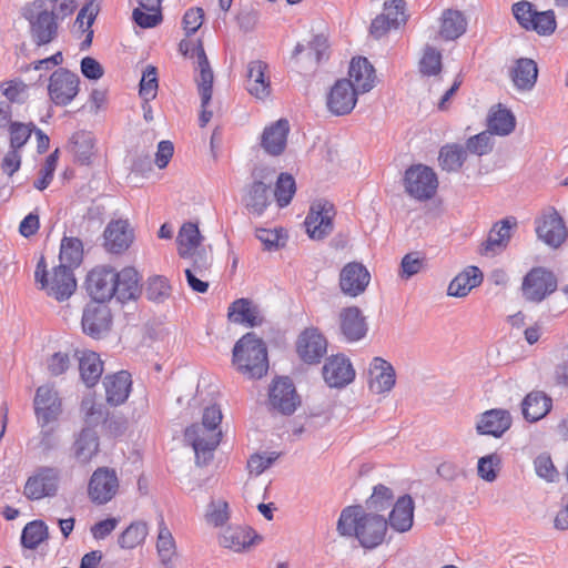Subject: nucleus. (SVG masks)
Listing matches in <instances>:
<instances>
[{
    "mask_svg": "<svg viewBox=\"0 0 568 568\" xmlns=\"http://www.w3.org/2000/svg\"><path fill=\"white\" fill-rule=\"evenodd\" d=\"M336 529L341 536L355 537L362 547L373 549L385 539L387 519L361 505L347 506L341 511Z\"/></svg>",
    "mask_w": 568,
    "mask_h": 568,
    "instance_id": "f257e3e1",
    "label": "nucleus"
},
{
    "mask_svg": "<svg viewBox=\"0 0 568 568\" xmlns=\"http://www.w3.org/2000/svg\"><path fill=\"white\" fill-rule=\"evenodd\" d=\"M220 407L212 405L204 409L201 424H193L185 429V440L193 447L197 465H205L212 459L222 437Z\"/></svg>",
    "mask_w": 568,
    "mask_h": 568,
    "instance_id": "f03ea898",
    "label": "nucleus"
},
{
    "mask_svg": "<svg viewBox=\"0 0 568 568\" xmlns=\"http://www.w3.org/2000/svg\"><path fill=\"white\" fill-rule=\"evenodd\" d=\"M233 364L237 371L250 378H261L267 373L268 359L266 345L254 333L242 336L233 348Z\"/></svg>",
    "mask_w": 568,
    "mask_h": 568,
    "instance_id": "7ed1b4c3",
    "label": "nucleus"
},
{
    "mask_svg": "<svg viewBox=\"0 0 568 568\" xmlns=\"http://www.w3.org/2000/svg\"><path fill=\"white\" fill-rule=\"evenodd\" d=\"M34 276L37 282L41 284V288L45 290L48 295L54 297L57 301L68 300L77 287L72 270L64 264H60L49 274L43 256L37 264Z\"/></svg>",
    "mask_w": 568,
    "mask_h": 568,
    "instance_id": "20e7f679",
    "label": "nucleus"
},
{
    "mask_svg": "<svg viewBox=\"0 0 568 568\" xmlns=\"http://www.w3.org/2000/svg\"><path fill=\"white\" fill-rule=\"evenodd\" d=\"M404 186L412 197L419 201L429 200L438 187L437 175L429 166L416 164L406 170Z\"/></svg>",
    "mask_w": 568,
    "mask_h": 568,
    "instance_id": "39448f33",
    "label": "nucleus"
},
{
    "mask_svg": "<svg viewBox=\"0 0 568 568\" xmlns=\"http://www.w3.org/2000/svg\"><path fill=\"white\" fill-rule=\"evenodd\" d=\"M61 471L57 467H39L24 485L23 494L30 500L55 496Z\"/></svg>",
    "mask_w": 568,
    "mask_h": 568,
    "instance_id": "423d86ee",
    "label": "nucleus"
},
{
    "mask_svg": "<svg viewBox=\"0 0 568 568\" xmlns=\"http://www.w3.org/2000/svg\"><path fill=\"white\" fill-rule=\"evenodd\" d=\"M79 85L80 79L75 73L64 68H60L49 78V98L55 105H68L78 95Z\"/></svg>",
    "mask_w": 568,
    "mask_h": 568,
    "instance_id": "0eeeda50",
    "label": "nucleus"
},
{
    "mask_svg": "<svg viewBox=\"0 0 568 568\" xmlns=\"http://www.w3.org/2000/svg\"><path fill=\"white\" fill-rule=\"evenodd\" d=\"M335 216L334 205L328 201L320 200L314 202L305 219V227L308 236L313 240H323L333 232Z\"/></svg>",
    "mask_w": 568,
    "mask_h": 568,
    "instance_id": "6e6552de",
    "label": "nucleus"
},
{
    "mask_svg": "<svg viewBox=\"0 0 568 568\" xmlns=\"http://www.w3.org/2000/svg\"><path fill=\"white\" fill-rule=\"evenodd\" d=\"M115 270L110 266L101 265L92 268L85 278V290L88 294L98 303L102 304L110 301L116 287Z\"/></svg>",
    "mask_w": 568,
    "mask_h": 568,
    "instance_id": "1a4fd4ad",
    "label": "nucleus"
},
{
    "mask_svg": "<svg viewBox=\"0 0 568 568\" xmlns=\"http://www.w3.org/2000/svg\"><path fill=\"white\" fill-rule=\"evenodd\" d=\"M536 233L539 240L557 248L567 239L568 232L562 217L554 207H548L536 220Z\"/></svg>",
    "mask_w": 568,
    "mask_h": 568,
    "instance_id": "9d476101",
    "label": "nucleus"
},
{
    "mask_svg": "<svg viewBox=\"0 0 568 568\" xmlns=\"http://www.w3.org/2000/svg\"><path fill=\"white\" fill-rule=\"evenodd\" d=\"M119 479L113 469L101 467L92 474L88 495L92 503L104 505L109 503L118 493Z\"/></svg>",
    "mask_w": 568,
    "mask_h": 568,
    "instance_id": "9b49d317",
    "label": "nucleus"
},
{
    "mask_svg": "<svg viewBox=\"0 0 568 568\" xmlns=\"http://www.w3.org/2000/svg\"><path fill=\"white\" fill-rule=\"evenodd\" d=\"M557 288V278L552 272L542 267L532 268L524 278L523 294L526 300L541 302Z\"/></svg>",
    "mask_w": 568,
    "mask_h": 568,
    "instance_id": "f8f14e48",
    "label": "nucleus"
},
{
    "mask_svg": "<svg viewBox=\"0 0 568 568\" xmlns=\"http://www.w3.org/2000/svg\"><path fill=\"white\" fill-rule=\"evenodd\" d=\"M28 19L31 39L38 47L49 44L58 37V16L53 11L42 10Z\"/></svg>",
    "mask_w": 568,
    "mask_h": 568,
    "instance_id": "ddd939ff",
    "label": "nucleus"
},
{
    "mask_svg": "<svg viewBox=\"0 0 568 568\" xmlns=\"http://www.w3.org/2000/svg\"><path fill=\"white\" fill-rule=\"evenodd\" d=\"M357 94L349 80L341 79L331 89L327 108L335 115L348 114L356 105Z\"/></svg>",
    "mask_w": 568,
    "mask_h": 568,
    "instance_id": "4468645a",
    "label": "nucleus"
},
{
    "mask_svg": "<svg viewBox=\"0 0 568 568\" xmlns=\"http://www.w3.org/2000/svg\"><path fill=\"white\" fill-rule=\"evenodd\" d=\"M298 356L308 364L318 363L327 351V341L317 328H306L297 339Z\"/></svg>",
    "mask_w": 568,
    "mask_h": 568,
    "instance_id": "2eb2a0df",
    "label": "nucleus"
},
{
    "mask_svg": "<svg viewBox=\"0 0 568 568\" xmlns=\"http://www.w3.org/2000/svg\"><path fill=\"white\" fill-rule=\"evenodd\" d=\"M369 281V272L358 262H351L346 264L339 274V286L342 292L352 297L362 294L366 290Z\"/></svg>",
    "mask_w": 568,
    "mask_h": 568,
    "instance_id": "dca6fc26",
    "label": "nucleus"
},
{
    "mask_svg": "<svg viewBox=\"0 0 568 568\" xmlns=\"http://www.w3.org/2000/svg\"><path fill=\"white\" fill-rule=\"evenodd\" d=\"M34 410L42 426L54 422L61 413V399L57 390L49 385L40 386L34 397Z\"/></svg>",
    "mask_w": 568,
    "mask_h": 568,
    "instance_id": "f3484780",
    "label": "nucleus"
},
{
    "mask_svg": "<svg viewBox=\"0 0 568 568\" xmlns=\"http://www.w3.org/2000/svg\"><path fill=\"white\" fill-rule=\"evenodd\" d=\"M270 403L274 409L284 415H291L295 412L300 400L290 378H278L273 383L270 389Z\"/></svg>",
    "mask_w": 568,
    "mask_h": 568,
    "instance_id": "a211bd4d",
    "label": "nucleus"
},
{
    "mask_svg": "<svg viewBox=\"0 0 568 568\" xmlns=\"http://www.w3.org/2000/svg\"><path fill=\"white\" fill-rule=\"evenodd\" d=\"M267 69L268 65L261 60H253L246 67V90L260 100H264L271 94V80Z\"/></svg>",
    "mask_w": 568,
    "mask_h": 568,
    "instance_id": "6ab92c4d",
    "label": "nucleus"
},
{
    "mask_svg": "<svg viewBox=\"0 0 568 568\" xmlns=\"http://www.w3.org/2000/svg\"><path fill=\"white\" fill-rule=\"evenodd\" d=\"M339 331L347 342H357L367 333V323L356 306L343 308L338 314Z\"/></svg>",
    "mask_w": 568,
    "mask_h": 568,
    "instance_id": "aec40b11",
    "label": "nucleus"
},
{
    "mask_svg": "<svg viewBox=\"0 0 568 568\" xmlns=\"http://www.w3.org/2000/svg\"><path fill=\"white\" fill-rule=\"evenodd\" d=\"M323 377L331 387H344L354 379L355 371L348 358L336 355L323 366Z\"/></svg>",
    "mask_w": 568,
    "mask_h": 568,
    "instance_id": "412c9836",
    "label": "nucleus"
},
{
    "mask_svg": "<svg viewBox=\"0 0 568 568\" xmlns=\"http://www.w3.org/2000/svg\"><path fill=\"white\" fill-rule=\"evenodd\" d=\"M256 540H260L258 535L244 526H229L219 537V544L234 552L248 550Z\"/></svg>",
    "mask_w": 568,
    "mask_h": 568,
    "instance_id": "4be33fe9",
    "label": "nucleus"
},
{
    "mask_svg": "<svg viewBox=\"0 0 568 568\" xmlns=\"http://www.w3.org/2000/svg\"><path fill=\"white\" fill-rule=\"evenodd\" d=\"M81 324L85 334L100 337L110 328V310L105 305L90 304L83 311Z\"/></svg>",
    "mask_w": 568,
    "mask_h": 568,
    "instance_id": "5701e85b",
    "label": "nucleus"
},
{
    "mask_svg": "<svg viewBox=\"0 0 568 568\" xmlns=\"http://www.w3.org/2000/svg\"><path fill=\"white\" fill-rule=\"evenodd\" d=\"M395 385V371L393 366L381 357H375L368 371V386L375 394L389 392Z\"/></svg>",
    "mask_w": 568,
    "mask_h": 568,
    "instance_id": "b1692460",
    "label": "nucleus"
},
{
    "mask_svg": "<svg viewBox=\"0 0 568 568\" xmlns=\"http://www.w3.org/2000/svg\"><path fill=\"white\" fill-rule=\"evenodd\" d=\"M104 246L109 252L121 253L133 241V232L128 221L116 220L108 224L104 230Z\"/></svg>",
    "mask_w": 568,
    "mask_h": 568,
    "instance_id": "393cba45",
    "label": "nucleus"
},
{
    "mask_svg": "<svg viewBox=\"0 0 568 568\" xmlns=\"http://www.w3.org/2000/svg\"><path fill=\"white\" fill-rule=\"evenodd\" d=\"M348 74L349 81L357 93L369 92L375 87V69L366 58H354L351 62Z\"/></svg>",
    "mask_w": 568,
    "mask_h": 568,
    "instance_id": "a878e982",
    "label": "nucleus"
},
{
    "mask_svg": "<svg viewBox=\"0 0 568 568\" xmlns=\"http://www.w3.org/2000/svg\"><path fill=\"white\" fill-rule=\"evenodd\" d=\"M415 504L409 495L399 497L389 513L387 527L389 526L397 532L410 530L414 524Z\"/></svg>",
    "mask_w": 568,
    "mask_h": 568,
    "instance_id": "bb28decb",
    "label": "nucleus"
},
{
    "mask_svg": "<svg viewBox=\"0 0 568 568\" xmlns=\"http://www.w3.org/2000/svg\"><path fill=\"white\" fill-rule=\"evenodd\" d=\"M106 402L110 405L118 406L123 404L131 392L132 379L130 373L121 371L113 375H106L103 381Z\"/></svg>",
    "mask_w": 568,
    "mask_h": 568,
    "instance_id": "cd10ccee",
    "label": "nucleus"
},
{
    "mask_svg": "<svg viewBox=\"0 0 568 568\" xmlns=\"http://www.w3.org/2000/svg\"><path fill=\"white\" fill-rule=\"evenodd\" d=\"M290 132L288 121L280 119L264 129L261 145L266 153L280 155L286 146L287 134Z\"/></svg>",
    "mask_w": 568,
    "mask_h": 568,
    "instance_id": "c85d7f7f",
    "label": "nucleus"
},
{
    "mask_svg": "<svg viewBox=\"0 0 568 568\" xmlns=\"http://www.w3.org/2000/svg\"><path fill=\"white\" fill-rule=\"evenodd\" d=\"M227 316L231 322L250 327L258 326L263 323V316L258 306L248 298L234 301L229 307Z\"/></svg>",
    "mask_w": 568,
    "mask_h": 568,
    "instance_id": "c756f323",
    "label": "nucleus"
},
{
    "mask_svg": "<svg viewBox=\"0 0 568 568\" xmlns=\"http://www.w3.org/2000/svg\"><path fill=\"white\" fill-rule=\"evenodd\" d=\"M115 275L116 281H114L113 286L116 287V292H114L113 297L121 303L135 300L141 293L138 271L133 267H124L120 272L115 271Z\"/></svg>",
    "mask_w": 568,
    "mask_h": 568,
    "instance_id": "7c9ffc66",
    "label": "nucleus"
},
{
    "mask_svg": "<svg viewBox=\"0 0 568 568\" xmlns=\"http://www.w3.org/2000/svg\"><path fill=\"white\" fill-rule=\"evenodd\" d=\"M511 425V416L505 409H490L481 414L477 430L480 434L500 437Z\"/></svg>",
    "mask_w": 568,
    "mask_h": 568,
    "instance_id": "2f4dec72",
    "label": "nucleus"
},
{
    "mask_svg": "<svg viewBox=\"0 0 568 568\" xmlns=\"http://www.w3.org/2000/svg\"><path fill=\"white\" fill-rule=\"evenodd\" d=\"M483 282V273L477 266H468L457 274L448 285L449 296L465 297Z\"/></svg>",
    "mask_w": 568,
    "mask_h": 568,
    "instance_id": "473e14b6",
    "label": "nucleus"
},
{
    "mask_svg": "<svg viewBox=\"0 0 568 568\" xmlns=\"http://www.w3.org/2000/svg\"><path fill=\"white\" fill-rule=\"evenodd\" d=\"M196 58L200 74L196 78L199 94L201 97V105L207 106L212 98V85H213V71L210 67L207 57L204 52L203 45L200 42L196 45Z\"/></svg>",
    "mask_w": 568,
    "mask_h": 568,
    "instance_id": "72a5a7b5",
    "label": "nucleus"
},
{
    "mask_svg": "<svg viewBox=\"0 0 568 568\" xmlns=\"http://www.w3.org/2000/svg\"><path fill=\"white\" fill-rule=\"evenodd\" d=\"M515 87L520 91L531 90L537 81L538 68L534 60L520 58L510 71Z\"/></svg>",
    "mask_w": 568,
    "mask_h": 568,
    "instance_id": "f704fd0d",
    "label": "nucleus"
},
{
    "mask_svg": "<svg viewBox=\"0 0 568 568\" xmlns=\"http://www.w3.org/2000/svg\"><path fill=\"white\" fill-rule=\"evenodd\" d=\"M552 400L544 392L534 390L523 400V415L528 422H537L544 418L550 410Z\"/></svg>",
    "mask_w": 568,
    "mask_h": 568,
    "instance_id": "c9c22d12",
    "label": "nucleus"
},
{
    "mask_svg": "<svg viewBox=\"0 0 568 568\" xmlns=\"http://www.w3.org/2000/svg\"><path fill=\"white\" fill-rule=\"evenodd\" d=\"M487 126L490 134L508 135L515 130L516 119L510 110L497 104L489 110Z\"/></svg>",
    "mask_w": 568,
    "mask_h": 568,
    "instance_id": "e433bc0d",
    "label": "nucleus"
},
{
    "mask_svg": "<svg viewBox=\"0 0 568 568\" xmlns=\"http://www.w3.org/2000/svg\"><path fill=\"white\" fill-rule=\"evenodd\" d=\"M246 209L256 215H261L271 203V187L262 181H255L247 189L243 199Z\"/></svg>",
    "mask_w": 568,
    "mask_h": 568,
    "instance_id": "4c0bfd02",
    "label": "nucleus"
},
{
    "mask_svg": "<svg viewBox=\"0 0 568 568\" xmlns=\"http://www.w3.org/2000/svg\"><path fill=\"white\" fill-rule=\"evenodd\" d=\"M176 241L179 254L185 258L193 256L197 250L202 248L203 237L196 224L186 222L180 229Z\"/></svg>",
    "mask_w": 568,
    "mask_h": 568,
    "instance_id": "58836bf2",
    "label": "nucleus"
},
{
    "mask_svg": "<svg viewBox=\"0 0 568 568\" xmlns=\"http://www.w3.org/2000/svg\"><path fill=\"white\" fill-rule=\"evenodd\" d=\"M510 239V224L507 220L496 224L489 232L487 240L481 244L480 253L494 256L501 252Z\"/></svg>",
    "mask_w": 568,
    "mask_h": 568,
    "instance_id": "ea45409f",
    "label": "nucleus"
},
{
    "mask_svg": "<svg viewBox=\"0 0 568 568\" xmlns=\"http://www.w3.org/2000/svg\"><path fill=\"white\" fill-rule=\"evenodd\" d=\"M328 39L325 34H314L312 39L307 42V45L303 43H297L293 50L292 58L296 59L304 51L307 50V59L312 61L314 64H318L323 59L328 58Z\"/></svg>",
    "mask_w": 568,
    "mask_h": 568,
    "instance_id": "a19ab883",
    "label": "nucleus"
},
{
    "mask_svg": "<svg viewBox=\"0 0 568 568\" xmlns=\"http://www.w3.org/2000/svg\"><path fill=\"white\" fill-rule=\"evenodd\" d=\"M139 8L133 11V20L141 28H153L162 21V0H136Z\"/></svg>",
    "mask_w": 568,
    "mask_h": 568,
    "instance_id": "79ce46f5",
    "label": "nucleus"
},
{
    "mask_svg": "<svg viewBox=\"0 0 568 568\" xmlns=\"http://www.w3.org/2000/svg\"><path fill=\"white\" fill-rule=\"evenodd\" d=\"M80 413L88 427H94L104 423L109 416L106 406L93 395L83 397L80 405Z\"/></svg>",
    "mask_w": 568,
    "mask_h": 568,
    "instance_id": "37998d69",
    "label": "nucleus"
},
{
    "mask_svg": "<svg viewBox=\"0 0 568 568\" xmlns=\"http://www.w3.org/2000/svg\"><path fill=\"white\" fill-rule=\"evenodd\" d=\"M79 371L83 383L88 387L94 386L103 373V364L94 352L83 353L79 358Z\"/></svg>",
    "mask_w": 568,
    "mask_h": 568,
    "instance_id": "c03bdc74",
    "label": "nucleus"
},
{
    "mask_svg": "<svg viewBox=\"0 0 568 568\" xmlns=\"http://www.w3.org/2000/svg\"><path fill=\"white\" fill-rule=\"evenodd\" d=\"M467 20L463 12L448 9L442 17L440 36L446 40H455L465 33Z\"/></svg>",
    "mask_w": 568,
    "mask_h": 568,
    "instance_id": "a18cd8bd",
    "label": "nucleus"
},
{
    "mask_svg": "<svg viewBox=\"0 0 568 568\" xmlns=\"http://www.w3.org/2000/svg\"><path fill=\"white\" fill-rule=\"evenodd\" d=\"M99 439L95 432L83 429L75 442V458L81 464L89 463L98 453Z\"/></svg>",
    "mask_w": 568,
    "mask_h": 568,
    "instance_id": "49530a36",
    "label": "nucleus"
},
{
    "mask_svg": "<svg viewBox=\"0 0 568 568\" xmlns=\"http://www.w3.org/2000/svg\"><path fill=\"white\" fill-rule=\"evenodd\" d=\"M49 538L48 526L42 520H33L26 525L21 535V544L28 549H36Z\"/></svg>",
    "mask_w": 568,
    "mask_h": 568,
    "instance_id": "de8ad7c7",
    "label": "nucleus"
},
{
    "mask_svg": "<svg viewBox=\"0 0 568 568\" xmlns=\"http://www.w3.org/2000/svg\"><path fill=\"white\" fill-rule=\"evenodd\" d=\"M149 529L148 525L143 521H134L119 536L118 544L123 549H133L141 545L146 536Z\"/></svg>",
    "mask_w": 568,
    "mask_h": 568,
    "instance_id": "09e8293b",
    "label": "nucleus"
},
{
    "mask_svg": "<svg viewBox=\"0 0 568 568\" xmlns=\"http://www.w3.org/2000/svg\"><path fill=\"white\" fill-rule=\"evenodd\" d=\"M466 159V150L458 144L445 145L439 152V164L443 170L448 172L457 171L462 168Z\"/></svg>",
    "mask_w": 568,
    "mask_h": 568,
    "instance_id": "8fccbe9b",
    "label": "nucleus"
},
{
    "mask_svg": "<svg viewBox=\"0 0 568 568\" xmlns=\"http://www.w3.org/2000/svg\"><path fill=\"white\" fill-rule=\"evenodd\" d=\"M82 242L75 237H63L60 247V264L67 265L70 270L80 264L82 260Z\"/></svg>",
    "mask_w": 568,
    "mask_h": 568,
    "instance_id": "3c124183",
    "label": "nucleus"
},
{
    "mask_svg": "<svg viewBox=\"0 0 568 568\" xmlns=\"http://www.w3.org/2000/svg\"><path fill=\"white\" fill-rule=\"evenodd\" d=\"M71 151L82 164L89 162L93 154V138L90 132H75L70 139Z\"/></svg>",
    "mask_w": 568,
    "mask_h": 568,
    "instance_id": "603ef678",
    "label": "nucleus"
},
{
    "mask_svg": "<svg viewBox=\"0 0 568 568\" xmlns=\"http://www.w3.org/2000/svg\"><path fill=\"white\" fill-rule=\"evenodd\" d=\"M156 549H158V554H159L162 562H166V561L171 560V558L175 554L174 538L172 536L171 530L165 525L162 516H160V520H159Z\"/></svg>",
    "mask_w": 568,
    "mask_h": 568,
    "instance_id": "864d4df0",
    "label": "nucleus"
},
{
    "mask_svg": "<svg viewBox=\"0 0 568 568\" xmlns=\"http://www.w3.org/2000/svg\"><path fill=\"white\" fill-rule=\"evenodd\" d=\"M205 521L213 527H221L231 517L229 503L224 499H212L205 510Z\"/></svg>",
    "mask_w": 568,
    "mask_h": 568,
    "instance_id": "5fc2aeb1",
    "label": "nucleus"
},
{
    "mask_svg": "<svg viewBox=\"0 0 568 568\" xmlns=\"http://www.w3.org/2000/svg\"><path fill=\"white\" fill-rule=\"evenodd\" d=\"M442 70V54L433 47H426L419 61L423 75H437Z\"/></svg>",
    "mask_w": 568,
    "mask_h": 568,
    "instance_id": "6e6d98bb",
    "label": "nucleus"
},
{
    "mask_svg": "<svg viewBox=\"0 0 568 568\" xmlns=\"http://www.w3.org/2000/svg\"><path fill=\"white\" fill-rule=\"evenodd\" d=\"M295 193V181L292 175L282 173L276 182L274 196L281 207L286 206Z\"/></svg>",
    "mask_w": 568,
    "mask_h": 568,
    "instance_id": "4d7b16f0",
    "label": "nucleus"
},
{
    "mask_svg": "<svg viewBox=\"0 0 568 568\" xmlns=\"http://www.w3.org/2000/svg\"><path fill=\"white\" fill-rule=\"evenodd\" d=\"M145 293L149 300L163 302L171 295V286L165 277L155 275L149 278Z\"/></svg>",
    "mask_w": 568,
    "mask_h": 568,
    "instance_id": "13d9d810",
    "label": "nucleus"
},
{
    "mask_svg": "<svg viewBox=\"0 0 568 568\" xmlns=\"http://www.w3.org/2000/svg\"><path fill=\"white\" fill-rule=\"evenodd\" d=\"M394 499V495L390 488L379 484L374 487L373 494L367 499L366 505L368 509L375 511H382L388 508Z\"/></svg>",
    "mask_w": 568,
    "mask_h": 568,
    "instance_id": "bf43d9fd",
    "label": "nucleus"
},
{
    "mask_svg": "<svg viewBox=\"0 0 568 568\" xmlns=\"http://www.w3.org/2000/svg\"><path fill=\"white\" fill-rule=\"evenodd\" d=\"M58 153H59L58 150H55L53 153H51L47 158L43 165L41 166L40 172H39L40 178L33 182V185L37 190L43 191L51 183L57 164H58V159H59Z\"/></svg>",
    "mask_w": 568,
    "mask_h": 568,
    "instance_id": "052dcab7",
    "label": "nucleus"
},
{
    "mask_svg": "<svg viewBox=\"0 0 568 568\" xmlns=\"http://www.w3.org/2000/svg\"><path fill=\"white\" fill-rule=\"evenodd\" d=\"M158 73L154 67L149 65L140 81V95L145 102L155 98L158 90Z\"/></svg>",
    "mask_w": 568,
    "mask_h": 568,
    "instance_id": "680f3d73",
    "label": "nucleus"
},
{
    "mask_svg": "<svg viewBox=\"0 0 568 568\" xmlns=\"http://www.w3.org/2000/svg\"><path fill=\"white\" fill-rule=\"evenodd\" d=\"M33 131L34 125L19 122L11 123L9 129L10 148L20 150L28 142Z\"/></svg>",
    "mask_w": 568,
    "mask_h": 568,
    "instance_id": "e2e57ef3",
    "label": "nucleus"
},
{
    "mask_svg": "<svg viewBox=\"0 0 568 568\" xmlns=\"http://www.w3.org/2000/svg\"><path fill=\"white\" fill-rule=\"evenodd\" d=\"M500 464V458L497 454H491L481 457L478 460V476L486 481H494L497 478V469Z\"/></svg>",
    "mask_w": 568,
    "mask_h": 568,
    "instance_id": "0e129e2a",
    "label": "nucleus"
},
{
    "mask_svg": "<svg viewBox=\"0 0 568 568\" xmlns=\"http://www.w3.org/2000/svg\"><path fill=\"white\" fill-rule=\"evenodd\" d=\"M556 29V18L554 11L537 12L535 20L530 26V30L536 31L538 34H551Z\"/></svg>",
    "mask_w": 568,
    "mask_h": 568,
    "instance_id": "69168bd1",
    "label": "nucleus"
},
{
    "mask_svg": "<svg viewBox=\"0 0 568 568\" xmlns=\"http://www.w3.org/2000/svg\"><path fill=\"white\" fill-rule=\"evenodd\" d=\"M538 11L532 8V4L528 1H520L513 6V13L518 23L526 30H530V26L535 20V16Z\"/></svg>",
    "mask_w": 568,
    "mask_h": 568,
    "instance_id": "338daca9",
    "label": "nucleus"
},
{
    "mask_svg": "<svg viewBox=\"0 0 568 568\" xmlns=\"http://www.w3.org/2000/svg\"><path fill=\"white\" fill-rule=\"evenodd\" d=\"M405 0H389L384 3L385 17L397 28L399 24L405 23L407 18L405 16Z\"/></svg>",
    "mask_w": 568,
    "mask_h": 568,
    "instance_id": "774afa93",
    "label": "nucleus"
}]
</instances>
